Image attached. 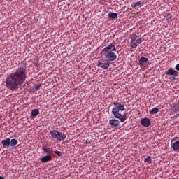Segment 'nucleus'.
I'll return each instance as SVG.
<instances>
[{
    "label": "nucleus",
    "mask_w": 179,
    "mask_h": 179,
    "mask_svg": "<svg viewBox=\"0 0 179 179\" xmlns=\"http://www.w3.org/2000/svg\"><path fill=\"white\" fill-rule=\"evenodd\" d=\"M55 153L56 155H57V156H59V157H61V156H62V152H59L58 150H55Z\"/></svg>",
    "instance_id": "4be33fe9"
},
{
    "label": "nucleus",
    "mask_w": 179,
    "mask_h": 179,
    "mask_svg": "<svg viewBox=\"0 0 179 179\" xmlns=\"http://www.w3.org/2000/svg\"><path fill=\"white\" fill-rule=\"evenodd\" d=\"M117 13H113L112 11L108 13V17L109 18H117Z\"/></svg>",
    "instance_id": "6ab92c4d"
},
{
    "label": "nucleus",
    "mask_w": 179,
    "mask_h": 179,
    "mask_svg": "<svg viewBox=\"0 0 179 179\" xmlns=\"http://www.w3.org/2000/svg\"><path fill=\"white\" fill-rule=\"evenodd\" d=\"M174 111L176 113H179V104L177 105V106L176 107Z\"/></svg>",
    "instance_id": "5701e85b"
},
{
    "label": "nucleus",
    "mask_w": 179,
    "mask_h": 179,
    "mask_svg": "<svg viewBox=\"0 0 179 179\" xmlns=\"http://www.w3.org/2000/svg\"><path fill=\"white\" fill-rule=\"evenodd\" d=\"M114 108H112V114L117 118L118 120H120V122H124L127 120L126 115L121 114L125 110L124 103H119L118 101H113Z\"/></svg>",
    "instance_id": "7ed1b4c3"
},
{
    "label": "nucleus",
    "mask_w": 179,
    "mask_h": 179,
    "mask_svg": "<svg viewBox=\"0 0 179 179\" xmlns=\"http://www.w3.org/2000/svg\"><path fill=\"white\" fill-rule=\"evenodd\" d=\"M0 179H5L4 177L0 176Z\"/></svg>",
    "instance_id": "a878e982"
},
{
    "label": "nucleus",
    "mask_w": 179,
    "mask_h": 179,
    "mask_svg": "<svg viewBox=\"0 0 179 179\" xmlns=\"http://www.w3.org/2000/svg\"><path fill=\"white\" fill-rule=\"evenodd\" d=\"M145 163H148V164H151L152 163V157L151 156H148L146 159L144 160Z\"/></svg>",
    "instance_id": "aec40b11"
},
{
    "label": "nucleus",
    "mask_w": 179,
    "mask_h": 179,
    "mask_svg": "<svg viewBox=\"0 0 179 179\" xmlns=\"http://www.w3.org/2000/svg\"><path fill=\"white\" fill-rule=\"evenodd\" d=\"M159 112V108H152V110H149V113L150 114V115H155V114H157V113Z\"/></svg>",
    "instance_id": "f3484780"
},
{
    "label": "nucleus",
    "mask_w": 179,
    "mask_h": 179,
    "mask_svg": "<svg viewBox=\"0 0 179 179\" xmlns=\"http://www.w3.org/2000/svg\"><path fill=\"white\" fill-rule=\"evenodd\" d=\"M32 92L34 93V92H36V87H34V88H33Z\"/></svg>",
    "instance_id": "393cba45"
},
{
    "label": "nucleus",
    "mask_w": 179,
    "mask_h": 179,
    "mask_svg": "<svg viewBox=\"0 0 179 179\" xmlns=\"http://www.w3.org/2000/svg\"><path fill=\"white\" fill-rule=\"evenodd\" d=\"M115 50H117V49L113 43H109V45L105 46V48L102 49L101 54L102 56H104L107 62H101V60H99L97 62V66H99V67H101L104 70L108 69L110 64V62L116 60L117 57Z\"/></svg>",
    "instance_id": "f03ea898"
},
{
    "label": "nucleus",
    "mask_w": 179,
    "mask_h": 179,
    "mask_svg": "<svg viewBox=\"0 0 179 179\" xmlns=\"http://www.w3.org/2000/svg\"><path fill=\"white\" fill-rule=\"evenodd\" d=\"M176 72H177V70L179 71V63H178V64H176Z\"/></svg>",
    "instance_id": "b1692460"
},
{
    "label": "nucleus",
    "mask_w": 179,
    "mask_h": 179,
    "mask_svg": "<svg viewBox=\"0 0 179 179\" xmlns=\"http://www.w3.org/2000/svg\"><path fill=\"white\" fill-rule=\"evenodd\" d=\"M2 146L4 149H8L10 145V138H6V139H3L1 141Z\"/></svg>",
    "instance_id": "9d476101"
},
{
    "label": "nucleus",
    "mask_w": 179,
    "mask_h": 179,
    "mask_svg": "<svg viewBox=\"0 0 179 179\" xmlns=\"http://www.w3.org/2000/svg\"><path fill=\"white\" fill-rule=\"evenodd\" d=\"M165 17L168 22H171V21H173V15L171 13H166Z\"/></svg>",
    "instance_id": "dca6fc26"
},
{
    "label": "nucleus",
    "mask_w": 179,
    "mask_h": 179,
    "mask_svg": "<svg viewBox=\"0 0 179 179\" xmlns=\"http://www.w3.org/2000/svg\"><path fill=\"white\" fill-rule=\"evenodd\" d=\"M17 143H18L17 139H11L10 141V145L12 148H14L15 146H16Z\"/></svg>",
    "instance_id": "a211bd4d"
},
{
    "label": "nucleus",
    "mask_w": 179,
    "mask_h": 179,
    "mask_svg": "<svg viewBox=\"0 0 179 179\" xmlns=\"http://www.w3.org/2000/svg\"><path fill=\"white\" fill-rule=\"evenodd\" d=\"M50 135H51L52 138L57 139V141H65V139H66V135H65V134H63L62 132H59L55 129H53V131H50Z\"/></svg>",
    "instance_id": "39448f33"
},
{
    "label": "nucleus",
    "mask_w": 179,
    "mask_h": 179,
    "mask_svg": "<svg viewBox=\"0 0 179 179\" xmlns=\"http://www.w3.org/2000/svg\"><path fill=\"white\" fill-rule=\"evenodd\" d=\"M27 78V67L25 64L18 66L6 78V87L10 90H18Z\"/></svg>",
    "instance_id": "f257e3e1"
},
{
    "label": "nucleus",
    "mask_w": 179,
    "mask_h": 179,
    "mask_svg": "<svg viewBox=\"0 0 179 179\" xmlns=\"http://www.w3.org/2000/svg\"><path fill=\"white\" fill-rule=\"evenodd\" d=\"M35 90H39L41 87V84H34Z\"/></svg>",
    "instance_id": "412c9836"
},
{
    "label": "nucleus",
    "mask_w": 179,
    "mask_h": 179,
    "mask_svg": "<svg viewBox=\"0 0 179 179\" xmlns=\"http://www.w3.org/2000/svg\"><path fill=\"white\" fill-rule=\"evenodd\" d=\"M39 114H40V111L38 108H36L35 110H32V111L31 113V117H33L34 118L37 117Z\"/></svg>",
    "instance_id": "2eb2a0df"
},
{
    "label": "nucleus",
    "mask_w": 179,
    "mask_h": 179,
    "mask_svg": "<svg viewBox=\"0 0 179 179\" xmlns=\"http://www.w3.org/2000/svg\"><path fill=\"white\" fill-rule=\"evenodd\" d=\"M165 75L169 76L170 80H176L177 76H178V71L173 67H170L168 70H166Z\"/></svg>",
    "instance_id": "423d86ee"
},
{
    "label": "nucleus",
    "mask_w": 179,
    "mask_h": 179,
    "mask_svg": "<svg viewBox=\"0 0 179 179\" xmlns=\"http://www.w3.org/2000/svg\"><path fill=\"white\" fill-rule=\"evenodd\" d=\"M145 3V0H140L139 1H136L135 3H132L131 7L132 8H136L137 6H139V7H142Z\"/></svg>",
    "instance_id": "9b49d317"
},
{
    "label": "nucleus",
    "mask_w": 179,
    "mask_h": 179,
    "mask_svg": "<svg viewBox=\"0 0 179 179\" xmlns=\"http://www.w3.org/2000/svg\"><path fill=\"white\" fill-rule=\"evenodd\" d=\"M109 124L112 125V127H119L120 124V122L117 120H110Z\"/></svg>",
    "instance_id": "f8f14e48"
},
{
    "label": "nucleus",
    "mask_w": 179,
    "mask_h": 179,
    "mask_svg": "<svg viewBox=\"0 0 179 179\" xmlns=\"http://www.w3.org/2000/svg\"><path fill=\"white\" fill-rule=\"evenodd\" d=\"M171 146L173 152H179V137L175 136L171 139Z\"/></svg>",
    "instance_id": "0eeeda50"
},
{
    "label": "nucleus",
    "mask_w": 179,
    "mask_h": 179,
    "mask_svg": "<svg viewBox=\"0 0 179 179\" xmlns=\"http://www.w3.org/2000/svg\"><path fill=\"white\" fill-rule=\"evenodd\" d=\"M86 143H88L87 141H86Z\"/></svg>",
    "instance_id": "bb28decb"
},
{
    "label": "nucleus",
    "mask_w": 179,
    "mask_h": 179,
    "mask_svg": "<svg viewBox=\"0 0 179 179\" xmlns=\"http://www.w3.org/2000/svg\"><path fill=\"white\" fill-rule=\"evenodd\" d=\"M52 159V157H51V156L50 155L44 156L43 157H42L41 162H43V163H47L48 162H50Z\"/></svg>",
    "instance_id": "4468645a"
},
{
    "label": "nucleus",
    "mask_w": 179,
    "mask_h": 179,
    "mask_svg": "<svg viewBox=\"0 0 179 179\" xmlns=\"http://www.w3.org/2000/svg\"><path fill=\"white\" fill-rule=\"evenodd\" d=\"M62 1H64V0H61Z\"/></svg>",
    "instance_id": "cd10ccee"
},
{
    "label": "nucleus",
    "mask_w": 179,
    "mask_h": 179,
    "mask_svg": "<svg viewBox=\"0 0 179 179\" xmlns=\"http://www.w3.org/2000/svg\"><path fill=\"white\" fill-rule=\"evenodd\" d=\"M150 60L148 59V57H145V56H141L138 60V64L140 66H145L148 64H149Z\"/></svg>",
    "instance_id": "6e6552de"
},
{
    "label": "nucleus",
    "mask_w": 179,
    "mask_h": 179,
    "mask_svg": "<svg viewBox=\"0 0 179 179\" xmlns=\"http://www.w3.org/2000/svg\"><path fill=\"white\" fill-rule=\"evenodd\" d=\"M141 125L148 128L151 125L150 120L149 118H142V120H141Z\"/></svg>",
    "instance_id": "1a4fd4ad"
},
{
    "label": "nucleus",
    "mask_w": 179,
    "mask_h": 179,
    "mask_svg": "<svg viewBox=\"0 0 179 179\" xmlns=\"http://www.w3.org/2000/svg\"><path fill=\"white\" fill-rule=\"evenodd\" d=\"M130 38V46L131 48H137V46H138L141 42H143L142 38H139L136 34H131Z\"/></svg>",
    "instance_id": "20e7f679"
},
{
    "label": "nucleus",
    "mask_w": 179,
    "mask_h": 179,
    "mask_svg": "<svg viewBox=\"0 0 179 179\" xmlns=\"http://www.w3.org/2000/svg\"><path fill=\"white\" fill-rule=\"evenodd\" d=\"M42 149L45 153H48V155L50 156L51 153H52L53 150L51 148H45V146H42Z\"/></svg>",
    "instance_id": "ddd939ff"
}]
</instances>
